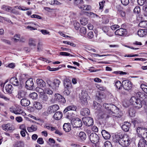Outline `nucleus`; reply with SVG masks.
<instances>
[{"instance_id":"f257e3e1","label":"nucleus","mask_w":147,"mask_h":147,"mask_svg":"<svg viewBox=\"0 0 147 147\" xmlns=\"http://www.w3.org/2000/svg\"><path fill=\"white\" fill-rule=\"evenodd\" d=\"M114 141L118 143L123 146L127 147L130 144L131 139L127 135H124L123 136L122 135H119L114 140Z\"/></svg>"},{"instance_id":"f03ea898","label":"nucleus","mask_w":147,"mask_h":147,"mask_svg":"<svg viewBox=\"0 0 147 147\" xmlns=\"http://www.w3.org/2000/svg\"><path fill=\"white\" fill-rule=\"evenodd\" d=\"M137 132L142 138H146L147 145V129L143 127H138L136 130Z\"/></svg>"},{"instance_id":"7ed1b4c3","label":"nucleus","mask_w":147,"mask_h":147,"mask_svg":"<svg viewBox=\"0 0 147 147\" xmlns=\"http://www.w3.org/2000/svg\"><path fill=\"white\" fill-rule=\"evenodd\" d=\"M60 83V81L57 79H54L52 82L50 81L47 82L49 87L55 90H56L58 89Z\"/></svg>"},{"instance_id":"20e7f679","label":"nucleus","mask_w":147,"mask_h":147,"mask_svg":"<svg viewBox=\"0 0 147 147\" xmlns=\"http://www.w3.org/2000/svg\"><path fill=\"white\" fill-rule=\"evenodd\" d=\"M77 109V107L74 105H71L67 107L64 110L63 113H67L69 117H73L74 116V114L73 112H71V111H75Z\"/></svg>"},{"instance_id":"39448f33","label":"nucleus","mask_w":147,"mask_h":147,"mask_svg":"<svg viewBox=\"0 0 147 147\" xmlns=\"http://www.w3.org/2000/svg\"><path fill=\"white\" fill-rule=\"evenodd\" d=\"M79 96L81 102L84 105H86L88 103L86 98L88 96L87 93L82 91L81 93L79 94Z\"/></svg>"},{"instance_id":"423d86ee","label":"nucleus","mask_w":147,"mask_h":147,"mask_svg":"<svg viewBox=\"0 0 147 147\" xmlns=\"http://www.w3.org/2000/svg\"><path fill=\"white\" fill-rule=\"evenodd\" d=\"M82 120L84 124L87 126L89 127L93 124V119L91 117H84L82 118Z\"/></svg>"},{"instance_id":"0eeeda50","label":"nucleus","mask_w":147,"mask_h":147,"mask_svg":"<svg viewBox=\"0 0 147 147\" xmlns=\"http://www.w3.org/2000/svg\"><path fill=\"white\" fill-rule=\"evenodd\" d=\"M123 89L129 90L132 88V84L129 80H123L122 82Z\"/></svg>"},{"instance_id":"6e6552de","label":"nucleus","mask_w":147,"mask_h":147,"mask_svg":"<svg viewBox=\"0 0 147 147\" xmlns=\"http://www.w3.org/2000/svg\"><path fill=\"white\" fill-rule=\"evenodd\" d=\"M71 123L72 125H74V127H80L82 125L81 120L78 118L72 119L71 121Z\"/></svg>"},{"instance_id":"1a4fd4ad","label":"nucleus","mask_w":147,"mask_h":147,"mask_svg":"<svg viewBox=\"0 0 147 147\" xmlns=\"http://www.w3.org/2000/svg\"><path fill=\"white\" fill-rule=\"evenodd\" d=\"M54 100L57 102L61 103H64L65 102V98L61 95L59 94H55L54 95Z\"/></svg>"},{"instance_id":"9d476101","label":"nucleus","mask_w":147,"mask_h":147,"mask_svg":"<svg viewBox=\"0 0 147 147\" xmlns=\"http://www.w3.org/2000/svg\"><path fill=\"white\" fill-rule=\"evenodd\" d=\"M34 85L32 78H30L26 82L25 87L28 90H32L33 89Z\"/></svg>"},{"instance_id":"9b49d317","label":"nucleus","mask_w":147,"mask_h":147,"mask_svg":"<svg viewBox=\"0 0 147 147\" xmlns=\"http://www.w3.org/2000/svg\"><path fill=\"white\" fill-rule=\"evenodd\" d=\"M59 107L57 105H55L49 107L47 109L49 114L54 113L59 109Z\"/></svg>"},{"instance_id":"f8f14e48","label":"nucleus","mask_w":147,"mask_h":147,"mask_svg":"<svg viewBox=\"0 0 147 147\" xmlns=\"http://www.w3.org/2000/svg\"><path fill=\"white\" fill-rule=\"evenodd\" d=\"M90 139L92 142L97 143L99 140V137L95 133H92L90 136Z\"/></svg>"},{"instance_id":"ddd939ff","label":"nucleus","mask_w":147,"mask_h":147,"mask_svg":"<svg viewBox=\"0 0 147 147\" xmlns=\"http://www.w3.org/2000/svg\"><path fill=\"white\" fill-rule=\"evenodd\" d=\"M18 92V94L16 96V97L19 99L24 97L27 93L26 90L25 89L19 90Z\"/></svg>"},{"instance_id":"4468645a","label":"nucleus","mask_w":147,"mask_h":147,"mask_svg":"<svg viewBox=\"0 0 147 147\" xmlns=\"http://www.w3.org/2000/svg\"><path fill=\"white\" fill-rule=\"evenodd\" d=\"M10 111L15 114H20L21 113V109L18 107H12L9 109Z\"/></svg>"},{"instance_id":"2eb2a0df","label":"nucleus","mask_w":147,"mask_h":147,"mask_svg":"<svg viewBox=\"0 0 147 147\" xmlns=\"http://www.w3.org/2000/svg\"><path fill=\"white\" fill-rule=\"evenodd\" d=\"M132 105L137 109H139L142 107L141 100L138 98H136V101L134 102Z\"/></svg>"},{"instance_id":"dca6fc26","label":"nucleus","mask_w":147,"mask_h":147,"mask_svg":"<svg viewBox=\"0 0 147 147\" xmlns=\"http://www.w3.org/2000/svg\"><path fill=\"white\" fill-rule=\"evenodd\" d=\"M115 86L118 89V90L122 94L124 95L126 94V93L125 92H123L121 90L122 89L123 87V83L121 84V82L119 81H117L115 83Z\"/></svg>"},{"instance_id":"f3484780","label":"nucleus","mask_w":147,"mask_h":147,"mask_svg":"<svg viewBox=\"0 0 147 147\" xmlns=\"http://www.w3.org/2000/svg\"><path fill=\"white\" fill-rule=\"evenodd\" d=\"M126 33V30L122 28L117 30L115 32L116 35L121 36L125 35Z\"/></svg>"},{"instance_id":"a211bd4d","label":"nucleus","mask_w":147,"mask_h":147,"mask_svg":"<svg viewBox=\"0 0 147 147\" xmlns=\"http://www.w3.org/2000/svg\"><path fill=\"white\" fill-rule=\"evenodd\" d=\"M2 127L3 129L6 131L8 130H13L14 129L13 127L9 123L3 125Z\"/></svg>"},{"instance_id":"6ab92c4d","label":"nucleus","mask_w":147,"mask_h":147,"mask_svg":"<svg viewBox=\"0 0 147 147\" xmlns=\"http://www.w3.org/2000/svg\"><path fill=\"white\" fill-rule=\"evenodd\" d=\"M90 111L88 109L84 108L81 109L80 114L82 116H87L90 114Z\"/></svg>"},{"instance_id":"aec40b11","label":"nucleus","mask_w":147,"mask_h":147,"mask_svg":"<svg viewBox=\"0 0 147 147\" xmlns=\"http://www.w3.org/2000/svg\"><path fill=\"white\" fill-rule=\"evenodd\" d=\"M37 42V40L36 39L31 38L29 40L28 45L31 47H35L36 46Z\"/></svg>"},{"instance_id":"412c9836","label":"nucleus","mask_w":147,"mask_h":147,"mask_svg":"<svg viewBox=\"0 0 147 147\" xmlns=\"http://www.w3.org/2000/svg\"><path fill=\"white\" fill-rule=\"evenodd\" d=\"M138 34L140 36L142 37L147 34V29H140L138 31Z\"/></svg>"},{"instance_id":"4be33fe9","label":"nucleus","mask_w":147,"mask_h":147,"mask_svg":"<svg viewBox=\"0 0 147 147\" xmlns=\"http://www.w3.org/2000/svg\"><path fill=\"white\" fill-rule=\"evenodd\" d=\"M130 126V123L128 122H125L122 126V128L125 131L127 132L129 131Z\"/></svg>"},{"instance_id":"5701e85b","label":"nucleus","mask_w":147,"mask_h":147,"mask_svg":"<svg viewBox=\"0 0 147 147\" xmlns=\"http://www.w3.org/2000/svg\"><path fill=\"white\" fill-rule=\"evenodd\" d=\"M10 82L15 86L18 85L19 84V81L17 78L13 77L10 80Z\"/></svg>"},{"instance_id":"b1692460","label":"nucleus","mask_w":147,"mask_h":147,"mask_svg":"<svg viewBox=\"0 0 147 147\" xmlns=\"http://www.w3.org/2000/svg\"><path fill=\"white\" fill-rule=\"evenodd\" d=\"M21 103L22 106H27L29 105L30 101L26 98H23L21 100Z\"/></svg>"},{"instance_id":"393cba45","label":"nucleus","mask_w":147,"mask_h":147,"mask_svg":"<svg viewBox=\"0 0 147 147\" xmlns=\"http://www.w3.org/2000/svg\"><path fill=\"white\" fill-rule=\"evenodd\" d=\"M140 139L138 144V147H145L146 145V142L144 138Z\"/></svg>"},{"instance_id":"a878e982","label":"nucleus","mask_w":147,"mask_h":147,"mask_svg":"<svg viewBox=\"0 0 147 147\" xmlns=\"http://www.w3.org/2000/svg\"><path fill=\"white\" fill-rule=\"evenodd\" d=\"M102 135L104 139H108L110 138V135L109 133L105 130H103L101 132Z\"/></svg>"},{"instance_id":"bb28decb","label":"nucleus","mask_w":147,"mask_h":147,"mask_svg":"<svg viewBox=\"0 0 147 147\" xmlns=\"http://www.w3.org/2000/svg\"><path fill=\"white\" fill-rule=\"evenodd\" d=\"M112 113L114 114L113 115L117 117H119L122 115L121 112L117 108Z\"/></svg>"},{"instance_id":"cd10ccee","label":"nucleus","mask_w":147,"mask_h":147,"mask_svg":"<svg viewBox=\"0 0 147 147\" xmlns=\"http://www.w3.org/2000/svg\"><path fill=\"white\" fill-rule=\"evenodd\" d=\"M36 82L38 86L42 87H44L46 86V83L41 79H37Z\"/></svg>"},{"instance_id":"c85d7f7f","label":"nucleus","mask_w":147,"mask_h":147,"mask_svg":"<svg viewBox=\"0 0 147 147\" xmlns=\"http://www.w3.org/2000/svg\"><path fill=\"white\" fill-rule=\"evenodd\" d=\"M65 89H69L71 88L72 84L70 82L66 81L64 82Z\"/></svg>"},{"instance_id":"c756f323","label":"nucleus","mask_w":147,"mask_h":147,"mask_svg":"<svg viewBox=\"0 0 147 147\" xmlns=\"http://www.w3.org/2000/svg\"><path fill=\"white\" fill-rule=\"evenodd\" d=\"M53 117L56 120L60 119L62 117V113L60 111L57 112L55 113Z\"/></svg>"},{"instance_id":"7c9ffc66","label":"nucleus","mask_w":147,"mask_h":147,"mask_svg":"<svg viewBox=\"0 0 147 147\" xmlns=\"http://www.w3.org/2000/svg\"><path fill=\"white\" fill-rule=\"evenodd\" d=\"M105 98V96L102 93H100L99 92H98L96 94L95 99L96 100H102V99L104 98Z\"/></svg>"},{"instance_id":"2f4dec72","label":"nucleus","mask_w":147,"mask_h":147,"mask_svg":"<svg viewBox=\"0 0 147 147\" xmlns=\"http://www.w3.org/2000/svg\"><path fill=\"white\" fill-rule=\"evenodd\" d=\"M5 89L7 92L11 94L13 90V88L11 85L8 84L6 85L5 86Z\"/></svg>"},{"instance_id":"473e14b6","label":"nucleus","mask_w":147,"mask_h":147,"mask_svg":"<svg viewBox=\"0 0 147 147\" xmlns=\"http://www.w3.org/2000/svg\"><path fill=\"white\" fill-rule=\"evenodd\" d=\"M63 129L66 132H69L71 130V126L69 123H65L63 126Z\"/></svg>"},{"instance_id":"72a5a7b5","label":"nucleus","mask_w":147,"mask_h":147,"mask_svg":"<svg viewBox=\"0 0 147 147\" xmlns=\"http://www.w3.org/2000/svg\"><path fill=\"white\" fill-rule=\"evenodd\" d=\"M79 8L80 9H82L84 10L88 11L91 9V7L89 5H81L79 7Z\"/></svg>"},{"instance_id":"f704fd0d","label":"nucleus","mask_w":147,"mask_h":147,"mask_svg":"<svg viewBox=\"0 0 147 147\" xmlns=\"http://www.w3.org/2000/svg\"><path fill=\"white\" fill-rule=\"evenodd\" d=\"M50 88L46 87L45 88V93L49 95H52L53 93V91Z\"/></svg>"},{"instance_id":"c9c22d12","label":"nucleus","mask_w":147,"mask_h":147,"mask_svg":"<svg viewBox=\"0 0 147 147\" xmlns=\"http://www.w3.org/2000/svg\"><path fill=\"white\" fill-rule=\"evenodd\" d=\"M37 129V126L35 125H32L30 127H28L27 130L29 132H32L36 131Z\"/></svg>"},{"instance_id":"e433bc0d","label":"nucleus","mask_w":147,"mask_h":147,"mask_svg":"<svg viewBox=\"0 0 147 147\" xmlns=\"http://www.w3.org/2000/svg\"><path fill=\"white\" fill-rule=\"evenodd\" d=\"M139 26L141 27L147 29V21H142L139 24Z\"/></svg>"},{"instance_id":"4c0bfd02","label":"nucleus","mask_w":147,"mask_h":147,"mask_svg":"<svg viewBox=\"0 0 147 147\" xmlns=\"http://www.w3.org/2000/svg\"><path fill=\"white\" fill-rule=\"evenodd\" d=\"M74 4L78 6L79 7L83 3V0H74Z\"/></svg>"},{"instance_id":"58836bf2","label":"nucleus","mask_w":147,"mask_h":147,"mask_svg":"<svg viewBox=\"0 0 147 147\" xmlns=\"http://www.w3.org/2000/svg\"><path fill=\"white\" fill-rule=\"evenodd\" d=\"M79 136L82 140H85L86 138V134L83 132H80L79 134Z\"/></svg>"},{"instance_id":"ea45409f","label":"nucleus","mask_w":147,"mask_h":147,"mask_svg":"<svg viewBox=\"0 0 147 147\" xmlns=\"http://www.w3.org/2000/svg\"><path fill=\"white\" fill-rule=\"evenodd\" d=\"M1 8L4 11L9 12L12 9L11 7L8 6L3 5L1 6Z\"/></svg>"},{"instance_id":"a19ab883","label":"nucleus","mask_w":147,"mask_h":147,"mask_svg":"<svg viewBox=\"0 0 147 147\" xmlns=\"http://www.w3.org/2000/svg\"><path fill=\"white\" fill-rule=\"evenodd\" d=\"M136 95L137 97H138L141 98H142V100H143L145 97L147 95H146L144 93L139 92L136 94Z\"/></svg>"},{"instance_id":"79ce46f5","label":"nucleus","mask_w":147,"mask_h":147,"mask_svg":"<svg viewBox=\"0 0 147 147\" xmlns=\"http://www.w3.org/2000/svg\"><path fill=\"white\" fill-rule=\"evenodd\" d=\"M36 92L40 93L41 95H43L45 93V90H44L39 87H37L36 88Z\"/></svg>"},{"instance_id":"37998d69","label":"nucleus","mask_w":147,"mask_h":147,"mask_svg":"<svg viewBox=\"0 0 147 147\" xmlns=\"http://www.w3.org/2000/svg\"><path fill=\"white\" fill-rule=\"evenodd\" d=\"M117 13L121 17H125V12L123 10H118Z\"/></svg>"},{"instance_id":"c03bdc74","label":"nucleus","mask_w":147,"mask_h":147,"mask_svg":"<svg viewBox=\"0 0 147 147\" xmlns=\"http://www.w3.org/2000/svg\"><path fill=\"white\" fill-rule=\"evenodd\" d=\"M29 96L33 99H36L37 98L38 95L37 93L34 92L30 93Z\"/></svg>"},{"instance_id":"a18cd8bd","label":"nucleus","mask_w":147,"mask_h":147,"mask_svg":"<svg viewBox=\"0 0 147 147\" xmlns=\"http://www.w3.org/2000/svg\"><path fill=\"white\" fill-rule=\"evenodd\" d=\"M34 106L38 110L41 109L42 108V105L39 102H36Z\"/></svg>"},{"instance_id":"49530a36","label":"nucleus","mask_w":147,"mask_h":147,"mask_svg":"<svg viewBox=\"0 0 147 147\" xmlns=\"http://www.w3.org/2000/svg\"><path fill=\"white\" fill-rule=\"evenodd\" d=\"M80 32L82 35L85 34L86 32V28L82 27L80 28Z\"/></svg>"},{"instance_id":"de8ad7c7","label":"nucleus","mask_w":147,"mask_h":147,"mask_svg":"<svg viewBox=\"0 0 147 147\" xmlns=\"http://www.w3.org/2000/svg\"><path fill=\"white\" fill-rule=\"evenodd\" d=\"M116 106L115 105H112V104H110V105L109 106V108L108 109L109 110H110L112 112H113V111L115 109H117Z\"/></svg>"},{"instance_id":"09e8293b","label":"nucleus","mask_w":147,"mask_h":147,"mask_svg":"<svg viewBox=\"0 0 147 147\" xmlns=\"http://www.w3.org/2000/svg\"><path fill=\"white\" fill-rule=\"evenodd\" d=\"M48 100V97L47 94L43 95L42 98V100L43 102H46Z\"/></svg>"},{"instance_id":"8fccbe9b","label":"nucleus","mask_w":147,"mask_h":147,"mask_svg":"<svg viewBox=\"0 0 147 147\" xmlns=\"http://www.w3.org/2000/svg\"><path fill=\"white\" fill-rule=\"evenodd\" d=\"M136 113L135 111L132 108L130 109L129 111V115L131 117H134L135 116Z\"/></svg>"},{"instance_id":"3c124183","label":"nucleus","mask_w":147,"mask_h":147,"mask_svg":"<svg viewBox=\"0 0 147 147\" xmlns=\"http://www.w3.org/2000/svg\"><path fill=\"white\" fill-rule=\"evenodd\" d=\"M20 35L19 34H15L13 37V39L15 42H17L20 40Z\"/></svg>"},{"instance_id":"603ef678","label":"nucleus","mask_w":147,"mask_h":147,"mask_svg":"<svg viewBox=\"0 0 147 147\" xmlns=\"http://www.w3.org/2000/svg\"><path fill=\"white\" fill-rule=\"evenodd\" d=\"M105 1L103 0L102 1L100 2L99 3V5L100 7H99V9H102L104 7V4L105 3Z\"/></svg>"},{"instance_id":"864d4df0","label":"nucleus","mask_w":147,"mask_h":147,"mask_svg":"<svg viewBox=\"0 0 147 147\" xmlns=\"http://www.w3.org/2000/svg\"><path fill=\"white\" fill-rule=\"evenodd\" d=\"M140 8L139 6L136 7L134 9V12L136 13H139L140 12Z\"/></svg>"},{"instance_id":"5fc2aeb1","label":"nucleus","mask_w":147,"mask_h":147,"mask_svg":"<svg viewBox=\"0 0 147 147\" xmlns=\"http://www.w3.org/2000/svg\"><path fill=\"white\" fill-rule=\"evenodd\" d=\"M94 37V34L93 32L90 31L88 34L87 37L89 38H92Z\"/></svg>"},{"instance_id":"6e6d98bb","label":"nucleus","mask_w":147,"mask_h":147,"mask_svg":"<svg viewBox=\"0 0 147 147\" xmlns=\"http://www.w3.org/2000/svg\"><path fill=\"white\" fill-rule=\"evenodd\" d=\"M105 147H112V145L111 142L109 141H106L105 143Z\"/></svg>"},{"instance_id":"4d7b16f0","label":"nucleus","mask_w":147,"mask_h":147,"mask_svg":"<svg viewBox=\"0 0 147 147\" xmlns=\"http://www.w3.org/2000/svg\"><path fill=\"white\" fill-rule=\"evenodd\" d=\"M121 3L124 5H127L129 3V0H121Z\"/></svg>"},{"instance_id":"13d9d810","label":"nucleus","mask_w":147,"mask_h":147,"mask_svg":"<svg viewBox=\"0 0 147 147\" xmlns=\"http://www.w3.org/2000/svg\"><path fill=\"white\" fill-rule=\"evenodd\" d=\"M25 132H26L27 133L26 128H24L23 129V130H22L20 131V134L21 136L24 137L25 136L26 134Z\"/></svg>"},{"instance_id":"bf43d9fd","label":"nucleus","mask_w":147,"mask_h":147,"mask_svg":"<svg viewBox=\"0 0 147 147\" xmlns=\"http://www.w3.org/2000/svg\"><path fill=\"white\" fill-rule=\"evenodd\" d=\"M109 28L107 26H104L102 28V30L105 33H106L107 32H108V31L109 30Z\"/></svg>"},{"instance_id":"052dcab7","label":"nucleus","mask_w":147,"mask_h":147,"mask_svg":"<svg viewBox=\"0 0 147 147\" xmlns=\"http://www.w3.org/2000/svg\"><path fill=\"white\" fill-rule=\"evenodd\" d=\"M146 2V0H138V3L139 5H143Z\"/></svg>"},{"instance_id":"680f3d73","label":"nucleus","mask_w":147,"mask_h":147,"mask_svg":"<svg viewBox=\"0 0 147 147\" xmlns=\"http://www.w3.org/2000/svg\"><path fill=\"white\" fill-rule=\"evenodd\" d=\"M136 98L135 96H132L131 98L129 101V102L132 105L134 102L136 101Z\"/></svg>"},{"instance_id":"e2e57ef3","label":"nucleus","mask_w":147,"mask_h":147,"mask_svg":"<svg viewBox=\"0 0 147 147\" xmlns=\"http://www.w3.org/2000/svg\"><path fill=\"white\" fill-rule=\"evenodd\" d=\"M31 17L32 18H37L38 19H42L41 17L40 16L36 14H33L31 16Z\"/></svg>"},{"instance_id":"0e129e2a","label":"nucleus","mask_w":147,"mask_h":147,"mask_svg":"<svg viewBox=\"0 0 147 147\" xmlns=\"http://www.w3.org/2000/svg\"><path fill=\"white\" fill-rule=\"evenodd\" d=\"M80 22L81 24L83 25H86L88 23L87 20L84 19H82L81 20Z\"/></svg>"},{"instance_id":"69168bd1","label":"nucleus","mask_w":147,"mask_h":147,"mask_svg":"<svg viewBox=\"0 0 147 147\" xmlns=\"http://www.w3.org/2000/svg\"><path fill=\"white\" fill-rule=\"evenodd\" d=\"M51 4L60 5L61 3L57 0H53L51 1Z\"/></svg>"},{"instance_id":"338daca9","label":"nucleus","mask_w":147,"mask_h":147,"mask_svg":"<svg viewBox=\"0 0 147 147\" xmlns=\"http://www.w3.org/2000/svg\"><path fill=\"white\" fill-rule=\"evenodd\" d=\"M37 142L40 144H42L44 143L43 139L41 138H39L37 140Z\"/></svg>"},{"instance_id":"774afa93","label":"nucleus","mask_w":147,"mask_h":147,"mask_svg":"<svg viewBox=\"0 0 147 147\" xmlns=\"http://www.w3.org/2000/svg\"><path fill=\"white\" fill-rule=\"evenodd\" d=\"M143 10L144 12V13L146 15H147V6L145 5L143 7Z\"/></svg>"}]
</instances>
